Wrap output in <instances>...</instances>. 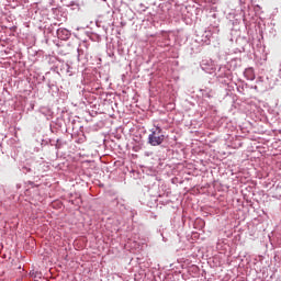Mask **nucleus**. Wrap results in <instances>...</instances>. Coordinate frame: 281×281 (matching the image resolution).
Segmentation results:
<instances>
[{"label":"nucleus","instance_id":"1","mask_svg":"<svg viewBox=\"0 0 281 281\" xmlns=\"http://www.w3.org/2000/svg\"><path fill=\"white\" fill-rule=\"evenodd\" d=\"M165 139L166 135H164L161 127H155L148 136V144H150V146H161Z\"/></svg>","mask_w":281,"mask_h":281},{"label":"nucleus","instance_id":"2","mask_svg":"<svg viewBox=\"0 0 281 281\" xmlns=\"http://www.w3.org/2000/svg\"><path fill=\"white\" fill-rule=\"evenodd\" d=\"M57 36L58 38H61V41H67V38L71 36V33L67 29H58Z\"/></svg>","mask_w":281,"mask_h":281}]
</instances>
